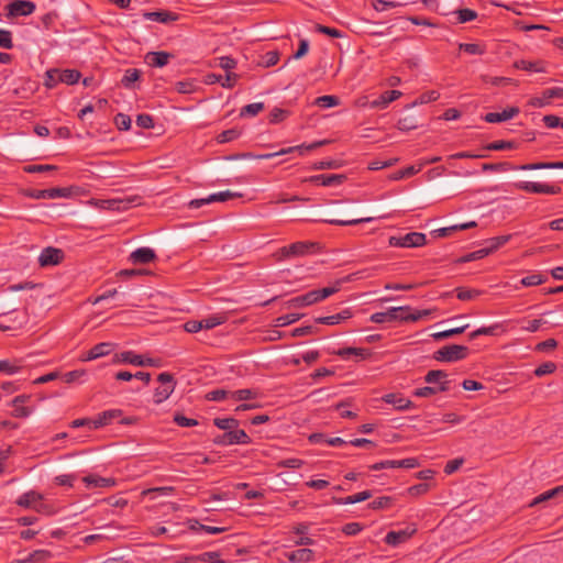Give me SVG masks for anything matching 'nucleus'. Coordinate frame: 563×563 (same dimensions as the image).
Masks as SVG:
<instances>
[{"instance_id":"nucleus-1","label":"nucleus","mask_w":563,"mask_h":563,"mask_svg":"<svg viewBox=\"0 0 563 563\" xmlns=\"http://www.w3.org/2000/svg\"><path fill=\"white\" fill-rule=\"evenodd\" d=\"M538 169H563V162L532 163L519 166L508 164H484L483 170H538Z\"/></svg>"},{"instance_id":"nucleus-2","label":"nucleus","mask_w":563,"mask_h":563,"mask_svg":"<svg viewBox=\"0 0 563 563\" xmlns=\"http://www.w3.org/2000/svg\"><path fill=\"white\" fill-rule=\"evenodd\" d=\"M328 143H329L328 140H321V141H316L310 144H300L297 146H290V147L282 148L280 151L275 152V153H266V154H261V155H256L253 157L257 158V159H271V158L279 156V155H286V154H290V153H295V152L298 153L300 156H303V155H306L307 152L316 150V148H318L322 145H325Z\"/></svg>"},{"instance_id":"nucleus-3","label":"nucleus","mask_w":563,"mask_h":563,"mask_svg":"<svg viewBox=\"0 0 563 563\" xmlns=\"http://www.w3.org/2000/svg\"><path fill=\"white\" fill-rule=\"evenodd\" d=\"M113 363H115V364L125 363V364H131V365H135V366H153V367L159 366V363L157 360L152 358V357H144L142 355L135 354L132 351H124V352L115 354L113 357Z\"/></svg>"},{"instance_id":"nucleus-4","label":"nucleus","mask_w":563,"mask_h":563,"mask_svg":"<svg viewBox=\"0 0 563 563\" xmlns=\"http://www.w3.org/2000/svg\"><path fill=\"white\" fill-rule=\"evenodd\" d=\"M468 349L464 345H446L435 352V360L441 362H456L467 356Z\"/></svg>"},{"instance_id":"nucleus-5","label":"nucleus","mask_w":563,"mask_h":563,"mask_svg":"<svg viewBox=\"0 0 563 563\" xmlns=\"http://www.w3.org/2000/svg\"><path fill=\"white\" fill-rule=\"evenodd\" d=\"M426 244V235L420 232H410L401 236H390L389 245L394 247H419Z\"/></svg>"},{"instance_id":"nucleus-6","label":"nucleus","mask_w":563,"mask_h":563,"mask_svg":"<svg viewBox=\"0 0 563 563\" xmlns=\"http://www.w3.org/2000/svg\"><path fill=\"white\" fill-rule=\"evenodd\" d=\"M242 197V194L241 192H238V191H231V190H224V191H219V192H214V194H210L209 196H207L206 198H200V199H195V200H191L189 206L191 208H200L205 205H209V203H213V202H227L231 199H236V198H241Z\"/></svg>"},{"instance_id":"nucleus-7","label":"nucleus","mask_w":563,"mask_h":563,"mask_svg":"<svg viewBox=\"0 0 563 563\" xmlns=\"http://www.w3.org/2000/svg\"><path fill=\"white\" fill-rule=\"evenodd\" d=\"M514 186L516 189L531 194L556 195L561 190L558 186L536 181H518Z\"/></svg>"},{"instance_id":"nucleus-8","label":"nucleus","mask_w":563,"mask_h":563,"mask_svg":"<svg viewBox=\"0 0 563 563\" xmlns=\"http://www.w3.org/2000/svg\"><path fill=\"white\" fill-rule=\"evenodd\" d=\"M75 194L74 187L49 188V189H35L29 194L33 199H58L70 198Z\"/></svg>"},{"instance_id":"nucleus-9","label":"nucleus","mask_w":563,"mask_h":563,"mask_svg":"<svg viewBox=\"0 0 563 563\" xmlns=\"http://www.w3.org/2000/svg\"><path fill=\"white\" fill-rule=\"evenodd\" d=\"M316 244L311 242H295L279 250L278 254L282 258L299 257L310 254Z\"/></svg>"},{"instance_id":"nucleus-10","label":"nucleus","mask_w":563,"mask_h":563,"mask_svg":"<svg viewBox=\"0 0 563 563\" xmlns=\"http://www.w3.org/2000/svg\"><path fill=\"white\" fill-rule=\"evenodd\" d=\"M157 379L161 383V386L156 388L154 393V402L162 404L173 394L175 385L173 376L168 373H161Z\"/></svg>"},{"instance_id":"nucleus-11","label":"nucleus","mask_w":563,"mask_h":563,"mask_svg":"<svg viewBox=\"0 0 563 563\" xmlns=\"http://www.w3.org/2000/svg\"><path fill=\"white\" fill-rule=\"evenodd\" d=\"M250 442L251 439L246 432L236 428L214 439V443L219 445L249 444Z\"/></svg>"},{"instance_id":"nucleus-12","label":"nucleus","mask_w":563,"mask_h":563,"mask_svg":"<svg viewBox=\"0 0 563 563\" xmlns=\"http://www.w3.org/2000/svg\"><path fill=\"white\" fill-rule=\"evenodd\" d=\"M341 284H342V282L338 280L332 286L324 287L322 289H313V290H310V291L303 294L305 298H306V303L308 306H311L313 303L320 302V301L327 299L328 297L336 294L340 290Z\"/></svg>"},{"instance_id":"nucleus-13","label":"nucleus","mask_w":563,"mask_h":563,"mask_svg":"<svg viewBox=\"0 0 563 563\" xmlns=\"http://www.w3.org/2000/svg\"><path fill=\"white\" fill-rule=\"evenodd\" d=\"M133 202L132 199H91L88 203L90 206H93L98 209L102 210H117L122 211L126 210L131 203Z\"/></svg>"},{"instance_id":"nucleus-14","label":"nucleus","mask_w":563,"mask_h":563,"mask_svg":"<svg viewBox=\"0 0 563 563\" xmlns=\"http://www.w3.org/2000/svg\"><path fill=\"white\" fill-rule=\"evenodd\" d=\"M420 466L419 461L416 457H408L404 460H386L377 462L373 465H371V470L373 471H379L384 468H415Z\"/></svg>"},{"instance_id":"nucleus-15","label":"nucleus","mask_w":563,"mask_h":563,"mask_svg":"<svg viewBox=\"0 0 563 563\" xmlns=\"http://www.w3.org/2000/svg\"><path fill=\"white\" fill-rule=\"evenodd\" d=\"M35 4L27 0H14L7 5L8 16H27L35 11Z\"/></svg>"},{"instance_id":"nucleus-16","label":"nucleus","mask_w":563,"mask_h":563,"mask_svg":"<svg viewBox=\"0 0 563 563\" xmlns=\"http://www.w3.org/2000/svg\"><path fill=\"white\" fill-rule=\"evenodd\" d=\"M416 531L417 528L415 525H409L405 529L398 531H389L385 537V542L389 545L397 547L410 539Z\"/></svg>"},{"instance_id":"nucleus-17","label":"nucleus","mask_w":563,"mask_h":563,"mask_svg":"<svg viewBox=\"0 0 563 563\" xmlns=\"http://www.w3.org/2000/svg\"><path fill=\"white\" fill-rule=\"evenodd\" d=\"M122 415L121 409H109L98 413L92 418V430L109 426L112 421L120 419Z\"/></svg>"},{"instance_id":"nucleus-18","label":"nucleus","mask_w":563,"mask_h":563,"mask_svg":"<svg viewBox=\"0 0 563 563\" xmlns=\"http://www.w3.org/2000/svg\"><path fill=\"white\" fill-rule=\"evenodd\" d=\"M42 499H43V496L40 493H37L35 490H30V492H26L23 495H21L18 498L16 504L24 508H32L35 510H40V507L42 506V504H41Z\"/></svg>"},{"instance_id":"nucleus-19","label":"nucleus","mask_w":563,"mask_h":563,"mask_svg":"<svg viewBox=\"0 0 563 563\" xmlns=\"http://www.w3.org/2000/svg\"><path fill=\"white\" fill-rule=\"evenodd\" d=\"M63 258V252L59 249L46 247L40 256L38 262L41 266H52L58 264Z\"/></svg>"},{"instance_id":"nucleus-20","label":"nucleus","mask_w":563,"mask_h":563,"mask_svg":"<svg viewBox=\"0 0 563 563\" xmlns=\"http://www.w3.org/2000/svg\"><path fill=\"white\" fill-rule=\"evenodd\" d=\"M519 113V108L517 107H509L507 109H504L501 112H489L486 113L484 117V120L488 123H499L508 121L512 118H515Z\"/></svg>"},{"instance_id":"nucleus-21","label":"nucleus","mask_w":563,"mask_h":563,"mask_svg":"<svg viewBox=\"0 0 563 563\" xmlns=\"http://www.w3.org/2000/svg\"><path fill=\"white\" fill-rule=\"evenodd\" d=\"M86 488H104L115 485V481L111 477H101L99 475L90 474L82 477Z\"/></svg>"},{"instance_id":"nucleus-22","label":"nucleus","mask_w":563,"mask_h":563,"mask_svg":"<svg viewBox=\"0 0 563 563\" xmlns=\"http://www.w3.org/2000/svg\"><path fill=\"white\" fill-rule=\"evenodd\" d=\"M344 178L345 177L343 175H335V174H333V175H316V176L306 177V178H303L302 181L314 183V184H319V185H322L325 187H330V186H335V185L342 184Z\"/></svg>"},{"instance_id":"nucleus-23","label":"nucleus","mask_w":563,"mask_h":563,"mask_svg":"<svg viewBox=\"0 0 563 563\" xmlns=\"http://www.w3.org/2000/svg\"><path fill=\"white\" fill-rule=\"evenodd\" d=\"M156 257L155 252L151 247H139L130 254V262L133 264H147Z\"/></svg>"},{"instance_id":"nucleus-24","label":"nucleus","mask_w":563,"mask_h":563,"mask_svg":"<svg viewBox=\"0 0 563 563\" xmlns=\"http://www.w3.org/2000/svg\"><path fill=\"white\" fill-rule=\"evenodd\" d=\"M333 353L345 361L350 360L352 356L356 360H365L369 356L368 350L362 347H343L334 351Z\"/></svg>"},{"instance_id":"nucleus-25","label":"nucleus","mask_w":563,"mask_h":563,"mask_svg":"<svg viewBox=\"0 0 563 563\" xmlns=\"http://www.w3.org/2000/svg\"><path fill=\"white\" fill-rule=\"evenodd\" d=\"M400 96L401 92L399 90L385 91L377 99L373 100L369 103V107L374 109H385L390 102L397 100Z\"/></svg>"},{"instance_id":"nucleus-26","label":"nucleus","mask_w":563,"mask_h":563,"mask_svg":"<svg viewBox=\"0 0 563 563\" xmlns=\"http://www.w3.org/2000/svg\"><path fill=\"white\" fill-rule=\"evenodd\" d=\"M30 396L26 395H20L16 396L12 401L11 405L13 407L12 415L16 418H26L31 415L32 410L29 407H25L24 404L29 401Z\"/></svg>"},{"instance_id":"nucleus-27","label":"nucleus","mask_w":563,"mask_h":563,"mask_svg":"<svg viewBox=\"0 0 563 563\" xmlns=\"http://www.w3.org/2000/svg\"><path fill=\"white\" fill-rule=\"evenodd\" d=\"M142 16L145 20L155 21V22H159V23H164V24L174 22L178 19L176 13L166 11V10H161V11H155V12H144L142 14Z\"/></svg>"},{"instance_id":"nucleus-28","label":"nucleus","mask_w":563,"mask_h":563,"mask_svg":"<svg viewBox=\"0 0 563 563\" xmlns=\"http://www.w3.org/2000/svg\"><path fill=\"white\" fill-rule=\"evenodd\" d=\"M515 67L518 69L531 71V73H547L548 71V65L543 60H518L515 63Z\"/></svg>"},{"instance_id":"nucleus-29","label":"nucleus","mask_w":563,"mask_h":563,"mask_svg":"<svg viewBox=\"0 0 563 563\" xmlns=\"http://www.w3.org/2000/svg\"><path fill=\"white\" fill-rule=\"evenodd\" d=\"M352 310L350 308H346L339 313L327 317H320L317 319V322L321 324L334 325L352 318Z\"/></svg>"},{"instance_id":"nucleus-30","label":"nucleus","mask_w":563,"mask_h":563,"mask_svg":"<svg viewBox=\"0 0 563 563\" xmlns=\"http://www.w3.org/2000/svg\"><path fill=\"white\" fill-rule=\"evenodd\" d=\"M386 404L393 405L398 410H408L412 407V402L398 395V394H387L382 398Z\"/></svg>"},{"instance_id":"nucleus-31","label":"nucleus","mask_w":563,"mask_h":563,"mask_svg":"<svg viewBox=\"0 0 563 563\" xmlns=\"http://www.w3.org/2000/svg\"><path fill=\"white\" fill-rule=\"evenodd\" d=\"M505 322H496L489 327H482L475 331H473L470 336L471 339H475L479 335H498L500 333H505Z\"/></svg>"},{"instance_id":"nucleus-32","label":"nucleus","mask_w":563,"mask_h":563,"mask_svg":"<svg viewBox=\"0 0 563 563\" xmlns=\"http://www.w3.org/2000/svg\"><path fill=\"white\" fill-rule=\"evenodd\" d=\"M172 55L166 52H150L145 56V60L150 66L163 67L168 64Z\"/></svg>"},{"instance_id":"nucleus-33","label":"nucleus","mask_w":563,"mask_h":563,"mask_svg":"<svg viewBox=\"0 0 563 563\" xmlns=\"http://www.w3.org/2000/svg\"><path fill=\"white\" fill-rule=\"evenodd\" d=\"M292 563H308L313 560V552L310 549H299L286 554Z\"/></svg>"},{"instance_id":"nucleus-34","label":"nucleus","mask_w":563,"mask_h":563,"mask_svg":"<svg viewBox=\"0 0 563 563\" xmlns=\"http://www.w3.org/2000/svg\"><path fill=\"white\" fill-rule=\"evenodd\" d=\"M372 497V493L369 490H364L347 497L343 498H333V501L338 505H353L364 500H367Z\"/></svg>"},{"instance_id":"nucleus-35","label":"nucleus","mask_w":563,"mask_h":563,"mask_svg":"<svg viewBox=\"0 0 563 563\" xmlns=\"http://www.w3.org/2000/svg\"><path fill=\"white\" fill-rule=\"evenodd\" d=\"M423 168V164H419L418 166H408L404 169H400V170H397L395 173H393L390 176H389V179L390 180H394V181H397V180H400L402 178H406V177H410V176H413L416 174H418L421 169Z\"/></svg>"},{"instance_id":"nucleus-36","label":"nucleus","mask_w":563,"mask_h":563,"mask_svg":"<svg viewBox=\"0 0 563 563\" xmlns=\"http://www.w3.org/2000/svg\"><path fill=\"white\" fill-rule=\"evenodd\" d=\"M511 235H500L495 236L485 242V250L487 251V254H492L493 252L497 251L499 247L505 245L509 240Z\"/></svg>"},{"instance_id":"nucleus-37","label":"nucleus","mask_w":563,"mask_h":563,"mask_svg":"<svg viewBox=\"0 0 563 563\" xmlns=\"http://www.w3.org/2000/svg\"><path fill=\"white\" fill-rule=\"evenodd\" d=\"M258 393L255 389H239L230 393V399L233 401H245L257 398Z\"/></svg>"},{"instance_id":"nucleus-38","label":"nucleus","mask_w":563,"mask_h":563,"mask_svg":"<svg viewBox=\"0 0 563 563\" xmlns=\"http://www.w3.org/2000/svg\"><path fill=\"white\" fill-rule=\"evenodd\" d=\"M87 371L86 369H75L63 375V379L67 384L79 383L82 384L86 382Z\"/></svg>"},{"instance_id":"nucleus-39","label":"nucleus","mask_w":563,"mask_h":563,"mask_svg":"<svg viewBox=\"0 0 563 563\" xmlns=\"http://www.w3.org/2000/svg\"><path fill=\"white\" fill-rule=\"evenodd\" d=\"M467 328H468V324H464L462 327H456V328H452V329H448L444 331L432 333L431 336L433 340L440 341V340H444L450 336L463 333Z\"/></svg>"},{"instance_id":"nucleus-40","label":"nucleus","mask_w":563,"mask_h":563,"mask_svg":"<svg viewBox=\"0 0 563 563\" xmlns=\"http://www.w3.org/2000/svg\"><path fill=\"white\" fill-rule=\"evenodd\" d=\"M446 377V374L442 371H430L426 375V382L429 384H441L440 390L444 391L448 389L446 383H442V379Z\"/></svg>"},{"instance_id":"nucleus-41","label":"nucleus","mask_w":563,"mask_h":563,"mask_svg":"<svg viewBox=\"0 0 563 563\" xmlns=\"http://www.w3.org/2000/svg\"><path fill=\"white\" fill-rule=\"evenodd\" d=\"M21 371V365L15 361L0 360V373L14 375Z\"/></svg>"},{"instance_id":"nucleus-42","label":"nucleus","mask_w":563,"mask_h":563,"mask_svg":"<svg viewBox=\"0 0 563 563\" xmlns=\"http://www.w3.org/2000/svg\"><path fill=\"white\" fill-rule=\"evenodd\" d=\"M59 80L67 85H74L80 79V73L75 69L59 70Z\"/></svg>"},{"instance_id":"nucleus-43","label":"nucleus","mask_w":563,"mask_h":563,"mask_svg":"<svg viewBox=\"0 0 563 563\" xmlns=\"http://www.w3.org/2000/svg\"><path fill=\"white\" fill-rule=\"evenodd\" d=\"M140 75V70L135 68L126 69L121 79V82L125 88H131L133 84L139 80Z\"/></svg>"},{"instance_id":"nucleus-44","label":"nucleus","mask_w":563,"mask_h":563,"mask_svg":"<svg viewBox=\"0 0 563 563\" xmlns=\"http://www.w3.org/2000/svg\"><path fill=\"white\" fill-rule=\"evenodd\" d=\"M459 47L470 55H483L485 53V46L478 43H461Z\"/></svg>"},{"instance_id":"nucleus-45","label":"nucleus","mask_w":563,"mask_h":563,"mask_svg":"<svg viewBox=\"0 0 563 563\" xmlns=\"http://www.w3.org/2000/svg\"><path fill=\"white\" fill-rule=\"evenodd\" d=\"M314 104L320 108H323V109H329V108L336 107L339 104V99L335 96L325 95V96L318 97L314 100Z\"/></svg>"},{"instance_id":"nucleus-46","label":"nucleus","mask_w":563,"mask_h":563,"mask_svg":"<svg viewBox=\"0 0 563 563\" xmlns=\"http://www.w3.org/2000/svg\"><path fill=\"white\" fill-rule=\"evenodd\" d=\"M202 330H210L224 322V318L220 314H213L200 320Z\"/></svg>"},{"instance_id":"nucleus-47","label":"nucleus","mask_w":563,"mask_h":563,"mask_svg":"<svg viewBox=\"0 0 563 563\" xmlns=\"http://www.w3.org/2000/svg\"><path fill=\"white\" fill-rule=\"evenodd\" d=\"M518 323H522V330L534 333L540 330L541 325L543 324V320L541 319H532V320H526L520 319L517 321Z\"/></svg>"},{"instance_id":"nucleus-48","label":"nucleus","mask_w":563,"mask_h":563,"mask_svg":"<svg viewBox=\"0 0 563 563\" xmlns=\"http://www.w3.org/2000/svg\"><path fill=\"white\" fill-rule=\"evenodd\" d=\"M113 349H114L113 343L102 342V343L96 344L92 347V351H93L95 355L97 356V358H99V357L109 355L113 351Z\"/></svg>"},{"instance_id":"nucleus-49","label":"nucleus","mask_w":563,"mask_h":563,"mask_svg":"<svg viewBox=\"0 0 563 563\" xmlns=\"http://www.w3.org/2000/svg\"><path fill=\"white\" fill-rule=\"evenodd\" d=\"M214 426H217L221 430L230 431L238 427V420L233 418H216L213 420Z\"/></svg>"},{"instance_id":"nucleus-50","label":"nucleus","mask_w":563,"mask_h":563,"mask_svg":"<svg viewBox=\"0 0 563 563\" xmlns=\"http://www.w3.org/2000/svg\"><path fill=\"white\" fill-rule=\"evenodd\" d=\"M59 69H49L45 73V82L44 85L52 89L54 88L58 82H62L59 80Z\"/></svg>"},{"instance_id":"nucleus-51","label":"nucleus","mask_w":563,"mask_h":563,"mask_svg":"<svg viewBox=\"0 0 563 563\" xmlns=\"http://www.w3.org/2000/svg\"><path fill=\"white\" fill-rule=\"evenodd\" d=\"M545 282V279L540 274H531L523 277L520 280V284L525 287L538 286Z\"/></svg>"},{"instance_id":"nucleus-52","label":"nucleus","mask_w":563,"mask_h":563,"mask_svg":"<svg viewBox=\"0 0 563 563\" xmlns=\"http://www.w3.org/2000/svg\"><path fill=\"white\" fill-rule=\"evenodd\" d=\"M239 136H240V132L236 129H230V130H225V131L221 132L217 136V141L219 143H228V142L236 140Z\"/></svg>"},{"instance_id":"nucleus-53","label":"nucleus","mask_w":563,"mask_h":563,"mask_svg":"<svg viewBox=\"0 0 563 563\" xmlns=\"http://www.w3.org/2000/svg\"><path fill=\"white\" fill-rule=\"evenodd\" d=\"M263 109H264V103L263 102L250 103V104H247V106L242 108L241 115L254 117L257 113H260Z\"/></svg>"},{"instance_id":"nucleus-54","label":"nucleus","mask_w":563,"mask_h":563,"mask_svg":"<svg viewBox=\"0 0 563 563\" xmlns=\"http://www.w3.org/2000/svg\"><path fill=\"white\" fill-rule=\"evenodd\" d=\"M230 393L225 389H216L211 390L206 395V398L211 401H221L224 399H230Z\"/></svg>"},{"instance_id":"nucleus-55","label":"nucleus","mask_w":563,"mask_h":563,"mask_svg":"<svg viewBox=\"0 0 563 563\" xmlns=\"http://www.w3.org/2000/svg\"><path fill=\"white\" fill-rule=\"evenodd\" d=\"M455 13L457 15V20L460 23L473 21L477 16V13L471 9H461V10H457Z\"/></svg>"},{"instance_id":"nucleus-56","label":"nucleus","mask_w":563,"mask_h":563,"mask_svg":"<svg viewBox=\"0 0 563 563\" xmlns=\"http://www.w3.org/2000/svg\"><path fill=\"white\" fill-rule=\"evenodd\" d=\"M0 47L5 49L13 47L12 33L10 31L0 29Z\"/></svg>"},{"instance_id":"nucleus-57","label":"nucleus","mask_w":563,"mask_h":563,"mask_svg":"<svg viewBox=\"0 0 563 563\" xmlns=\"http://www.w3.org/2000/svg\"><path fill=\"white\" fill-rule=\"evenodd\" d=\"M410 310L409 306L404 307H390L385 311L386 313V320L387 321H398V313L399 312H407Z\"/></svg>"},{"instance_id":"nucleus-58","label":"nucleus","mask_w":563,"mask_h":563,"mask_svg":"<svg viewBox=\"0 0 563 563\" xmlns=\"http://www.w3.org/2000/svg\"><path fill=\"white\" fill-rule=\"evenodd\" d=\"M279 60V54L276 51H269L265 53L262 57V65L265 67H271L277 64Z\"/></svg>"},{"instance_id":"nucleus-59","label":"nucleus","mask_w":563,"mask_h":563,"mask_svg":"<svg viewBox=\"0 0 563 563\" xmlns=\"http://www.w3.org/2000/svg\"><path fill=\"white\" fill-rule=\"evenodd\" d=\"M488 254H487V251L485 250V247H482L479 250H476V251L471 252V253L466 254L465 256H463L461 258V262L462 263L473 262V261H477V260L484 258Z\"/></svg>"},{"instance_id":"nucleus-60","label":"nucleus","mask_w":563,"mask_h":563,"mask_svg":"<svg viewBox=\"0 0 563 563\" xmlns=\"http://www.w3.org/2000/svg\"><path fill=\"white\" fill-rule=\"evenodd\" d=\"M341 164L338 161L333 159H324L317 162L312 165V169L316 170H322V169H332V168H339Z\"/></svg>"},{"instance_id":"nucleus-61","label":"nucleus","mask_w":563,"mask_h":563,"mask_svg":"<svg viewBox=\"0 0 563 563\" xmlns=\"http://www.w3.org/2000/svg\"><path fill=\"white\" fill-rule=\"evenodd\" d=\"M174 421L177 426L184 427V428L198 426V421L196 419L187 418L180 413H176L174 416Z\"/></svg>"},{"instance_id":"nucleus-62","label":"nucleus","mask_w":563,"mask_h":563,"mask_svg":"<svg viewBox=\"0 0 563 563\" xmlns=\"http://www.w3.org/2000/svg\"><path fill=\"white\" fill-rule=\"evenodd\" d=\"M55 483L59 486L73 487L76 481V476L73 474H62L54 478Z\"/></svg>"},{"instance_id":"nucleus-63","label":"nucleus","mask_w":563,"mask_h":563,"mask_svg":"<svg viewBox=\"0 0 563 563\" xmlns=\"http://www.w3.org/2000/svg\"><path fill=\"white\" fill-rule=\"evenodd\" d=\"M439 98H440V93L437 90H430V91H427V92H423L422 95H420V97L417 100V103L424 104V103L435 101Z\"/></svg>"},{"instance_id":"nucleus-64","label":"nucleus","mask_w":563,"mask_h":563,"mask_svg":"<svg viewBox=\"0 0 563 563\" xmlns=\"http://www.w3.org/2000/svg\"><path fill=\"white\" fill-rule=\"evenodd\" d=\"M201 563H225L217 552H205L200 554Z\"/></svg>"}]
</instances>
